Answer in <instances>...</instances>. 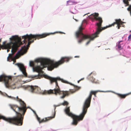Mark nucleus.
Segmentation results:
<instances>
[{"label":"nucleus","mask_w":131,"mask_h":131,"mask_svg":"<svg viewBox=\"0 0 131 131\" xmlns=\"http://www.w3.org/2000/svg\"><path fill=\"white\" fill-rule=\"evenodd\" d=\"M72 58L71 57H62L61 60L57 62L54 60H50L48 61L47 59L44 58H39L36 59L35 62H40V66H37L35 67L37 71L42 70L44 68L47 62L48 63V69L49 71H52L54 68H57L59 65L63 63L65 61L68 62Z\"/></svg>","instance_id":"nucleus-1"},{"label":"nucleus","mask_w":131,"mask_h":131,"mask_svg":"<svg viewBox=\"0 0 131 131\" xmlns=\"http://www.w3.org/2000/svg\"><path fill=\"white\" fill-rule=\"evenodd\" d=\"M43 77L45 78L49 79L50 80V83L52 84L54 82H55L56 85V88L54 90L50 89L49 90H45L43 92H41L42 94L43 95L50 94H54L57 95L58 94L61 95L60 97L62 99L64 98L66 96L69 95V93L67 91H61L59 87V86L57 82V80L60 79V78L57 77V78H53L51 77L48 75L45 74Z\"/></svg>","instance_id":"nucleus-2"},{"label":"nucleus","mask_w":131,"mask_h":131,"mask_svg":"<svg viewBox=\"0 0 131 131\" xmlns=\"http://www.w3.org/2000/svg\"><path fill=\"white\" fill-rule=\"evenodd\" d=\"M58 32H55L54 33H45L41 34L32 35L30 34L29 35H26L22 37L23 39H24V43L26 44L28 41L27 45V47H29L30 44L34 42V40L36 39H40L45 37L47 36L51 35L54 34Z\"/></svg>","instance_id":"nucleus-3"},{"label":"nucleus","mask_w":131,"mask_h":131,"mask_svg":"<svg viewBox=\"0 0 131 131\" xmlns=\"http://www.w3.org/2000/svg\"><path fill=\"white\" fill-rule=\"evenodd\" d=\"M99 14L98 13H95L94 14H93L91 15L90 16V18L92 19H95L96 20H98L99 22L96 24V26L98 27L97 28L96 31V32L92 34V35H88L91 37V38H87V39H89V41H88L86 43V45H88L90 42L91 41L93 40L94 39L98 37V35L102 31L101 29V27L102 24L103 22V20L102 18L99 17Z\"/></svg>","instance_id":"nucleus-4"},{"label":"nucleus","mask_w":131,"mask_h":131,"mask_svg":"<svg viewBox=\"0 0 131 131\" xmlns=\"http://www.w3.org/2000/svg\"><path fill=\"white\" fill-rule=\"evenodd\" d=\"M20 106L19 107L16 105H10L11 108L17 114V115L13 117H17L20 121H19L21 124V125H16L18 126H21L22 125L24 116L26 111L27 108L26 104H20Z\"/></svg>","instance_id":"nucleus-5"},{"label":"nucleus","mask_w":131,"mask_h":131,"mask_svg":"<svg viewBox=\"0 0 131 131\" xmlns=\"http://www.w3.org/2000/svg\"><path fill=\"white\" fill-rule=\"evenodd\" d=\"M64 111L66 115L72 118L73 121L72 124L74 125H77L79 121L83 120L87 112L85 109H84L83 107L82 112L79 116L76 115L70 112L69 107H66Z\"/></svg>","instance_id":"nucleus-6"},{"label":"nucleus","mask_w":131,"mask_h":131,"mask_svg":"<svg viewBox=\"0 0 131 131\" xmlns=\"http://www.w3.org/2000/svg\"><path fill=\"white\" fill-rule=\"evenodd\" d=\"M10 42L6 44V41L3 42V45L1 47L4 48H9L11 49V48L14 46L21 43V38L17 35L13 36L9 38Z\"/></svg>","instance_id":"nucleus-7"},{"label":"nucleus","mask_w":131,"mask_h":131,"mask_svg":"<svg viewBox=\"0 0 131 131\" xmlns=\"http://www.w3.org/2000/svg\"><path fill=\"white\" fill-rule=\"evenodd\" d=\"M82 24L80 27L78 31L75 33V36L77 38H79L80 39L78 41L79 43H81L82 41L86 39L91 38V37L88 35H85L82 32V30L84 29L82 27Z\"/></svg>","instance_id":"nucleus-8"},{"label":"nucleus","mask_w":131,"mask_h":131,"mask_svg":"<svg viewBox=\"0 0 131 131\" xmlns=\"http://www.w3.org/2000/svg\"><path fill=\"white\" fill-rule=\"evenodd\" d=\"M98 92H104V91H101L99 90L96 91H92L90 92L89 96L85 100L84 104L83 107H84V109H85L86 112L87 111L88 108L90 106L92 95H93L95 97H96V93Z\"/></svg>","instance_id":"nucleus-9"},{"label":"nucleus","mask_w":131,"mask_h":131,"mask_svg":"<svg viewBox=\"0 0 131 131\" xmlns=\"http://www.w3.org/2000/svg\"><path fill=\"white\" fill-rule=\"evenodd\" d=\"M2 119L9 123L15 125H21L20 123L19 122V119L17 117H6L0 114V119Z\"/></svg>","instance_id":"nucleus-10"},{"label":"nucleus","mask_w":131,"mask_h":131,"mask_svg":"<svg viewBox=\"0 0 131 131\" xmlns=\"http://www.w3.org/2000/svg\"><path fill=\"white\" fill-rule=\"evenodd\" d=\"M115 22H114L111 25H110L108 26H107L105 27H104L101 28V29L102 30H104L107 28L111 27L112 26H114L115 24L117 25V29H119L120 28V27H121L122 26H123V24L124 23V22L122 21L121 19H115Z\"/></svg>","instance_id":"nucleus-11"},{"label":"nucleus","mask_w":131,"mask_h":131,"mask_svg":"<svg viewBox=\"0 0 131 131\" xmlns=\"http://www.w3.org/2000/svg\"><path fill=\"white\" fill-rule=\"evenodd\" d=\"M12 80L10 76H7L4 75L0 76V82L4 81L6 87H8L9 86L10 81Z\"/></svg>","instance_id":"nucleus-12"},{"label":"nucleus","mask_w":131,"mask_h":131,"mask_svg":"<svg viewBox=\"0 0 131 131\" xmlns=\"http://www.w3.org/2000/svg\"><path fill=\"white\" fill-rule=\"evenodd\" d=\"M22 43H20L14 46L13 47L11 48V54H9V56L7 58V60L8 61H10V59H12V56L17 51L18 49V48L22 44Z\"/></svg>","instance_id":"nucleus-13"},{"label":"nucleus","mask_w":131,"mask_h":131,"mask_svg":"<svg viewBox=\"0 0 131 131\" xmlns=\"http://www.w3.org/2000/svg\"><path fill=\"white\" fill-rule=\"evenodd\" d=\"M32 110L33 112L36 114L37 117V119L38 121L39 122V123H41L43 122H45L52 119L54 117L55 115V112L53 116L46 117L45 118L41 120L40 118L39 117L37 114L36 112L33 110Z\"/></svg>","instance_id":"nucleus-14"},{"label":"nucleus","mask_w":131,"mask_h":131,"mask_svg":"<svg viewBox=\"0 0 131 131\" xmlns=\"http://www.w3.org/2000/svg\"><path fill=\"white\" fill-rule=\"evenodd\" d=\"M15 65H17L18 66L24 76L26 77H27V74L26 72V70L24 65L23 64L20 63H16Z\"/></svg>","instance_id":"nucleus-15"},{"label":"nucleus","mask_w":131,"mask_h":131,"mask_svg":"<svg viewBox=\"0 0 131 131\" xmlns=\"http://www.w3.org/2000/svg\"><path fill=\"white\" fill-rule=\"evenodd\" d=\"M30 88L31 91L32 93H40V89L38 86H31Z\"/></svg>","instance_id":"nucleus-16"},{"label":"nucleus","mask_w":131,"mask_h":131,"mask_svg":"<svg viewBox=\"0 0 131 131\" xmlns=\"http://www.w3.org/2000/svg\"><path fill=\"white\" fill-rule=\"evenodd\" d=\"M12 98L15 100L17 99V101L19 102L20 104L23 105V104H26L21 99L19 98L18 96H17L16 98L14 97H12Z\"/></svg>","instance_id":"nucleus-17"},{"label":"nucleus","mask_w":131,"mask_h":131,"mask_svg":"<svg viewBox=\"0 0 131 131\" xmlns=\"http://www.w3.org/2000/svg\"><path fill=\"white\" fill-rule=\"evenodd\" d=\"M23 51L24 52L26 51V50L24 48V47H22L21 49L18 51L17 53L16 54V56H20L21 55H23V54L24 53L22 52V51Z\"/></svg>","instance_id":"nucleus-18"},{"label":"nucleus","mask_w":131,"mask_h":131,"mask_svg":"<svg viewBox=\"0 0 131 131\" xmlns=\"http://www.w3.org/2000/svg\"><path fill=\"white\" fill-rule=\"evenodd\" d=\"M32 78H35L36 79H40L42 77V75L39 72L38 74L37 75H31Z\"/></svg>","instance_id":"nucleus-19"},{"label":"nucleus","mask_w":131,"mask_h":131,"mask_svg":"<svg viewBox=\"0 0 131 131\" xmlns=\"http://www.w3.org/2000/svg\"><path fill=\"white\" fill-rule=\"evenodd\" d=\"M118 96L121 99H124L128 95L127 94H117Z\"/></svg>","instance_id":"nucleus-20"},{"label":"nucleus","mask_w":131,"mask_h":131,"mask_svg":"<svg viewBox=\"0 0 131 131\" xmlns=\"http://www.w3.org/2000/svg\"><path fill=\"white\" fill-rule=\"evenodd\" d=\"M121 42H122V41H120L117 45V47L119 50H121L123 48V44L121 43Z\"/></svg>","instance_id":"nucleus-21"},{"label":"nucleus","mask_w":131,"mask_h":131,"mask_svg":"<svg viewBox=\"0 0 131 131\" xmlns=\"http://www.w3.org/2000/svg\"><path fill=\"white\" fill-rule=\"evenodd\" d=\"M74 86V88L75 89V91H73V92H72V93H73L75 92L76 91H78V90H79V89H80V87L78 86H77L74 85H73Z\"/></svg>","instance_id":"nucleus-22"},{"label":"nucleus","mask_w":131,"mask_h":131,"mask_svg":"<svg viewBox=\"0 0 131 131\" xmlns=\"http://www.w3.org/2000/svg\"><path fill=\"white\" fill-rule=\"evenodd\" d=\"M123 2L125 4V6L129 5V2L128 1V0H123Z\"/></svg>","instance_id":"nucleus-23"},{"label":"nucleus","mask_w":131,"mask_h":131,"mask_svg":"<svg viewBox=\"0 0 131 131\" xmlns=\"http://www.w3.org/2000/svg\"><path fill=\"white\" fill-rule=\"evenodd\" d=\"M57 80H59V81H61L63 83H69L68 82H67V81H66L65 80H64L63 79H60H60H58V80H57Z\"/></svg>","instance_id":"nucleus-24"},{"label":"nucleus","mask_w":131,"mask_h":131,"mask_svg":"<svg viewBox=\"0 0 131 131\" xmlns=\"http://www.w3.org/2000/svg\"><path fill=\"white\" fill-rule=\"evenodd\" d=\"M69 104L66 101H64L63 103H62L61 104V105L65 106V105H67Z\"/></svg>","instance_id":"nucleus-25"},{"label":"nucleus","mask_w":131,"mask_h":131,"mask_svg":"<svg viewBox=\"0 0 131 131\" xmlns=\"http://www.w3.org/2000/svg\"><path fill=\"white\" fill-rule=\"evenodd\" d=\"M127 10L129 12L130 15L131 16V5H129L127 8Z\"/></svg>","instance_id":"nucleus-26"},{"label":"nucleus","mask_w":131,"mask_h":131,"mask_svg":"<svg viewBox=\"0 0 131 131\" xmlns=\"http://www.w3.org/2000/svg\"><path fill=\"white\" fill-rule=\"evenodd\" d=\"M30 66L31 67H33L34 66V62L32 61H30L29 62Z\"/></svg>","instance_id":"nucleus-27"},{"label":"nucleus","mask_w":131,"mask_h":131,"mask_svg":"<svg viewBox=\"0 0 131 131\" xmlns=\"http://www.w3.org/2000/svg\"><path fill=\"white\" fill-rule=\"evenodd\" d=\"M92 78V80H91V79L90 80L93 83H96V82L95 81V79L93 78Z\"/></svg>","instance_id":"nucleus-28"},{"label":"nucleus","mask_w":131,"mask_h":131,"mask_svg":"<svg viewBox=\"0 0 131 131\" xmlns=\"http://www.w3.org/2000/svg\"><path fill=\"white\" fill-rule=\"evenodd\" d=\"M128 39L130 40H131V34H130L128 37Z\"/></svg>","instance_id":"nucleus-29"},{"label":"nucleus","mask_w":131,"mask_h":131,"mask_svg":"<svg viewBox=\"0 0 131 131\" xmlns=\"http://www.w3.org/2000/svg\"><path fill=\"white\" fill-rule=\"evenodd\" d=\"M4 48L5 49H7V52H9L10 51L9 49H9V48Z\"/></svg>","instance_id":"nucleus-30"},{"label":"nucleus","mask_w":131,"mask_h":131,"mask_svg":"<svg viewBox=\"0 0 131 131\" xmlns=\"http://www.w3.org/2000/svg\"><path fill=\"white\" fill-rule=\"evenodd\" d=\"M12 60L14 62V63H14L15 62H16V60L15 59H13V58L12 59Z\"/></svg>","instance_id":"nucleus-31"},{"label":"nucleus","mask_w":131,"mask_h":131,"mask_svg":"<svg viewBox=\"0 0 131 131\" xmlns=\"http://www.w3.org/2000/svg\"><path fill=\"white\" fill-rule=\"evenodd\" d=\"M75 58H79V56H76L74 57Z\"/></svg>","instance_id":"nucleus-32"},{"label":"nucleus","mask_w":131,"mask_h":131,"mask_svg":"<svg viewBox=\"0 0 131 131\" xmlns=\"http://www.w3.org/2000/svg\"><path fill=\"white\" fill-rule=\"evenodd\" d=\"M80 80L78 81V83H79V82H80Z\"/></svg>","instance_id":"nucleus-33"},{"label":"nucleus","mask_w":131,"mask_h":131,"mask_svg":"<svg viewBox=\"0 0 131 131\" xmlns=\"http://www.w3.org/2000/svg\"><path fill=\"white\" fill-rule=\"evenodd\" d=\"M76 21H78V20H77L76 19H74Z\"/></svg>","instance_id":"nucleus-34"},{"label":"nucleus","mask_w":131,"mask_h":131,"mask_svg":"<svg viewBox=\"0 0 131 131\" xmlns=\"http://www.w3.org/2000/svg\"><path fill=\"white\" fill-rule=\"evenodd\" d=\"M1 41V39H0V42ZM1 50V49L0 48V50Z\"/></svg>","instance_id":"nucleus-35"},{"label":"nucleus","mask_w":131,"mask_h":131,"mask_svg":"<svg viewBox=\"0 0 131 131\" xmlns=\"http://www.w3.org/2000/svg\"><path fill=\"white\" fill-rule=\"evenodd\" d=\"M59 33H63L61 32H59Z\"/></svg>","instance_id":"nucleus-36"},{"label":"nucleus","mask_w":131,"mask_h":131,"mask_svg":"<svg viewBox=\"0 0 131 131\" xmlns=\"http://www.w3.org/2000/svg\"><path fill=\"white\" fill-rule=\"evenodd\" d=\"M10 98H11V96H9Z\"/></svg>","instance_id":"nucleus-37"},{"label":"nucleus","mask_w":131,"mask_h":131,"mask_svg":"<svg viewBox=\"0 0 131 131\" xmlns=\"http://www.w3.org/2000/svg\"><path fill=\"white\" fill-rule=\"evenodd\" d=\"M56 107H55V108H54V110H55V109H56Z\"/></svg>","instance_id":"nucleus-38"}]
</instances>
